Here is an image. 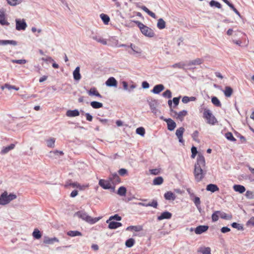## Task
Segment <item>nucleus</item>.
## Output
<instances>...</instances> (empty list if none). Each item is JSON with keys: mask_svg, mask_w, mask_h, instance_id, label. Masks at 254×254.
I'll return each mask as SVG.
<instances>
[{"mask_svg": "<svg viewBox=\"0 0 254 254\" xmlns=\"http://www.w3.org/2000/svg\"><path fill=\"white\" fill-rule=\"evenodd\" d=\"M205 168V161L204 157L201 153H198L196 162L194 165L193 172L195 179L196 182H199L201 181L204 177L206 174Z\"/></svg>", "mask_w": 254, "mask_h": 254, "instance_id": "obj_1", "label": "nucleus"}, {"mask_svg": "<svg viewBox=\"0 0 254 254\" xmlns=\"http://www.w3.org/2000/svg\"><path fill=\"white\" fill-rule=\"evenodd\" d=\"M139 27L141 33L146 37L152 38L155 36V33L153 30L150 28L143 24L140 21H133Z\"/></svg>", "mask_w": 254, "mask_h": 254, "instance_id": "obj_2", "label": "nucleus"}, {"mask_svg": "<svg viewBox=\"0 0 254 254\" xmlns=\"http://www.w3.org/2000/svg\"><path fill=\"white\" fill-rule=\"evenodd\" d=\"M17 196L16 194L10 193L8 194L6 191H4L0 195V205H5L9 203L11 201L16 199Z\"/></svg>", "mask_w": 254, "mask_h": 254, "instance_id": "obj_3", "label": "nucleus"}, {"mask_svg": "<svg viewBox=\"0 0 254 254\" xmlns=\"http://www.w3.org/2000/svg\"><path fill=\"white\" fill-rule=\"evenodd\" d=\"M75 215L79 218L92 224L96 223L100 219V217L93 218L83 211H78L76 213Z\"/></svg>", "mask_w": 254, "mask_h": 254, "instance_id": "obj_4", "label": "nucleus"}, {"mask_svg": "<svg viewBox=\"0 0 254 254\" xmlns=\"http://www.w3.org/2000/svg\"><path fill=\"white\" fill-rule=\"evenodd\" d=\"M203 117L207 120V123L209 124L214 125L217 121L211 112L208 109H204Z\"/></svg>", "mask_w": 254, "mask_h": 254, "instance_id": "obj_5", "label": "nucleus"}, {"mask_svg": "<svg viewBox=\"0 0 254 254\" xmlns=\"http://www.w3.org/2000/svg\"><path fill=\"white\" fill-rule=\"evenodd\" d=\"M99 185L104 189H112L113 191L115 190V187H112L110 180H105L101 179L99 180Z\"/></svg>", "mask_w": 254, "mask_h": 254, "instance_id": "obj_6", "label": "nucleus"}, {"mask_svg": "<svg viewBox=\"0 0 254 254\" xmlns=\"http://www.w3.org/2000/svg\"><path fill=\"white\" fill-rule=\"evenodd\" d=\"M16 29L18 31L24 30L27 27V24L24 19H16Z\"/></svg>", "mask_w": 254, "mask_h": 254, "instance_id": "obj_7", "label": "nucleus"}, {"mask_svg": "<svg viewBox=\"0 0 254 254\" xmlns=\"http://www.w3.org/2000/svg\"><path fill=\"white\" fill-rule=\"evenodd\" d=\"M161 119L163 120L164 121L167 123V128L168 130L172 131L176 128V124L172 119L170 118L165 119L163 117H161Z\"/></svg>", "mask_w": 254, "mask_h": 254, "instance_id": "obj_8", "label": "nucleus"}, {"mask_svg": "<svg viewBox=\"0 0 254 254\" xmlns=\"http://www.w3.org/2000/svg\"><path fill=\"white\" fill-rule=\"evenodd\" d=\"M90 37L92 39L96 41L98 43H100L104 45H106L107 44L106 39H105L103 38L102 37L97 35L96 34L94 33L93 32H92V34Z\"/></svg>", "mask_w": 254, "mask_h": 254, "instance_id": "obj_9", "label": "nucleus"}, {"mask_svg": "<svg viewBox=\"0 0 254 254\" xmlns=\"http://www.w3.org/2000/svg\"><path fill=\"white\" fill-rule=\"evenodd\" d=\"M184 131L185 128L183 127H179L176 131V135L179 139V141L182 143H184V140L183 138V135Z\"/></svg>", "mask_w": 254, "mask_h": 254, "instance_id": "obj_10", "label": "nucleus"}, {"mask_svg": "<svg viewBox=\"0 0 254 254\" xmlns=\"http://www.w3.org/2000/svg\"><path fill=\"white\" fill-rule=\"evenodd\" d=\"M109 180L111 184L114 185L118 184L121 182V180L119 176L117 174H113L110 176Z\"/></svg>", "mask_w": 254, "mask_h": 254, "instance_id": "obj_11", "label": "nucleus"}, {"mask_svg": "<svg viewBox=\"0 0 254 254\" xmlns=\"http://www.w3.org/2000/svg\"><path fill=\"white\" fill-rule=\"evenodd\" d=\"M171 112H172L175 115L177 116V118L182 121L184 119V117L187 116L188 112L186 110H183L179 113H177L175 111H173L172 109H171Z\"/></svg>", "mask_w": 254, "mask_h": 254, "instance_id": "obj_12", "label": "nucleus"}, {"mask_svg": "<svg viewBox=\"0 0 254 254\" xmlns=\"http://www.w3.org/2000/svg\"><path fill=\"white\" fill-rule=\"evenodd\" d=\"M129 47L131 51H128V52L130 55H135L136 54H140L141 53V49L135 45L130 44Z\"/></svg>", "mask_w": 254, "mask_h": 254, "instance_id": "obj_13", "label": "nucleus"}, {"mask_svg": "<svg viewBox=\"0 0 254 254\" xmlns=\"http://www.w3.org/2000/svg\"><path fill=\"white\" fill-rule=\"evenodd\" d=\"M209 227L207 225H199L194 229V232L196 234H201L206 232Z\"/></svg>", "mask_w": 254, "mask_h": 254, "instance_id": "obj_14", "label": "nucleus"}, {"mask_svg": "<svg viewBox=\"0 0 254 254\" xmlns=\"http://www.w3.org/2000/svg\"><path fill=\"white\" fill-rule=\"evenodd\" d=\"M105 83L109 87H117L118 82L114 77H110L107 79Z\"/></svg>", "mask_w": 254, "mask_h": 254, "instance_id": "obj_15", "label": "nucleus"}, {"mask_svg": "<svg viewBox=\"0 0 254 254\" xmlns=\"http://www.w3.org/2000/svg\"><path fill=\"white\" fill-rule=\"evenodd\" d=\"M172 214L168 211H165L162 212L161 215L157 217V220L159 221L163 219H169L172 217Z\"/></svg>", "mask_w": 254, "mask_h": 254, "instance_id": "obj_16", "label": "nucleus"}, {"mask_svg": "<svg viewBox=\"0 0 254 254\" xmlns=\"http://www.w3.org/2000/svg\"><path fill=\"white\" fill-rule=\"evenodd\" d=\"M0 24L1 25H9V23L6 20L4 12L2 10H0Z\"/></svg>", "mask_w": 254, "mask_h": 254, "instance_id": "obj_17", "label": "nucleus"}, {"mask_svg": "<svg viewBox=\"0 0 254 254\" xmlns=\"http://www.w3.org/2000/svg\"><path fill=\"white\" fill-rule=\"evenodd\" d=\"M138 204L139 205H140V206H146V207L151 206V207H153L154 208H156L157 207V206H158V202H157V201L156 200L153 199L152 201V202H149L148 203H142V202H139L138 203Z\"/></svg>", "mask_w": 254, "mask_h": 254, "instance_id": "obj_18", "label": "nucleus"}, {"mask_svg": "<svg viewBox=\"0 0 254 254\" xmlns=\"http://www.w3.org/2000/svg\"><path fill=\"white\" fill-rule=\"evenodd\" d=\"M59 240L56 237L49 238L48 237H45L44 239V243L46 244H53L55 242H59Z\"/></svg>", "mask_w": 254, "mask_h": 254, "instance_id": "obj_19", "label": "nucleus"}, {"mask_svg": "<svg viewBox=\"0 0 254 254\" xmlns=\"http://www.w3.org/2000/svg\"><path fill=\"white\" fill-rule=\"evenodd\" d=\"M164 198L167 200H174L176 198V196L175 193L169 191L164 194Z\"/></svg>", "mask_w": 254, "mask_h": 254, "instance_id": "obj_20", "label": "nucleus"}, {"mask_svg": "<svg viewBox=\"0 0 254 254\" xmlns=\"http://www.w3.org/2000/svg\"><path fill=\"white\" fill-rule=\"evenodd\" d=\"M165 87L163 84H158L155 85L152 90L154 94H159L164 89Z\"/></svg>", "mask_w": 254, "mask_h": 254, "instance_id": "obj_21", "label": "nucleus"}, {"mask_svg": "<svg viewBox=\"0 0 254 254\" xmlns=\"http://www.w3.org/2000/svg\"><path fill=\"white\" fill-rule=\"evenodd\" d=\"M73 78L75 80L78 81L81 79V75L80 74V67L77 66L75 68L73 72Z\"/></svg>", "mask_w": 254, "mask_h": 254, "instance_id": "obj_22", "label": "nucleus"}, {"mask_svg": "<svg viewBox=\"0 0 254 254\" xmlns=\"http://www.w3.org/2000/svg\"><path fill=\"white\" fill-rule=\"evenodd\" d=\"M88 93L90 96L94 95L100 98H102V96L98 92L95 87L91 88V89L88 91Z\"/></svg>", "mask_w": 254, "mask_h": 254, "instance_id": "obj_23", "label": "nucleus"}, {"mask_svg": "<svg viewBox=\"0 0 254 254\" xmlns=\"http://www.w3.org/2000/svg\"><path fill=\"white\" fill-rule=\"evenodd\" d=\"M66 115L69 117H74L79 115V112L78 110L75 109L74 110H68L66 113Z\"/></svg>", "mask_w": 254, "mask_h": 254, "instance_id": "obj_24", "label": "nucleus"}, {"mask_svg": "<svg viewBox=\"0 0 254 254\" xmlns=\"http://www.w3.org/2000/svg\"><path fill=\"white\" fill-rule=\"evenodd\" d=\"M15 147L14 144H11L9 145L3 147L0 151L1 154H5L8 153L9 151L12 150Z\"/></svg>", "mask_w": 254, "mask_h": 254, "instance_id": "obj_25", "label": "nucleus"}, {"mask_svg": "<svg viewBox=\"0 0 254 254\" xmlns=\"http://www.w3.org/2000/svg\"><path fill=\"white\" fill-rule=\"evenodd\" d=\"M233 189L235 191L239 192L241 193L244 192L246 190L245 188L240 185H235L233 186Z\"/></svg>", "mask_w": 254, "mask_h": 254, "instance_id": "obj_26", "label": "nucleus"}, {"mask_svg": "<svg viewBox=\"0 0 254 254\" xmlns=\"http://www.w3.org/2000/svg\"><path fill=\"white\" fill-rule=\"evenodd\" d=\"M108 228L110 229H115L122 226V223L115 221L109 222Z\"/></svg>", "mask_w": 254, "mask_h": 254, "instance_id": "obj_27", "label": "nucleus"}, {"mask_svg": "<svg viewBox=\"0 0 254 254\" xmlns=\"http://www.w3.org/2000/svg\"><path fill=\"white\" fill-rule=\"evenodd\" d=\"M206 189L207 191H210L212 192H214L219 190V188L217 185L212 184L208 185Z\"/></svg>", "mask_w": 254, "mask_h": 254, "instance_id": "obj_28", "label": "nucleus"}, {"mask_svg": "<svg viewBox=\"0 0 254 254\" xmlns=\"http://www.w3.org/2000/svg\"><path fill=\"white\" fill-rule=\"evenodd\" d=\"M233 92V89L230 86H226L225 87V90L223 91L225 96L227 97H231Z\"/></svg>", "mask_w": 254, "mask_h": 254, "instance_id": "obj_29", "label": "nucleus"}, {"mask_svg": "<svg viewBox=\"0 0 254 254\" xmlns=\"http://www.w3.org/2000/svg\"><path fill=\"white\" fill-rule=\"evenodd\" d=\"M157 101L155 100H151L149 103L150 108L152 113L156 114V107L157 105Z\"/></svg>", "mask_w": 254, "mask_h": 254, "instance_id": "obj_30", "label": "nucleus"}, {"mask_svg": "<svg viewBox=\"0 0 254 254\" xmlns=\"http://www.w3.org/2000/svg\"><path fill=\"white\" fill-rule=\"evenodd\" d=\"M203 62V60L202 59L197 58L194 60L189 62L188 65L190 66L192 65H199Z\"/></svg>", "mask_w": 254, "mask_h": 254, "instance_id": "obj_31", "label": "nucleus"}, {"mask_svg": "<svg viewBox=\"0 0 254 254\" xmlns=\"http://www.w3.org/2000/svg\"><path fill=\"white\" fill-rule=\"evenodd\" d=\"M10 44L13 46L17 45V42L14 40H0V45H5Z\"/></svg>", "mask_w": 254, "mask_h": 254, "instance_id": "obj_32", "label": "nucleus"}, {"mask_svg": "<svg viewBox=\"0 0 254 254\" xmlns=\"http://www.w3.org/2000/svg\"><path fill=\"white\" fill-rule=\"evenodd\" d=\"M140 8L152 18L155 19L156 18L155 14L149 10L145 6H142L140 7Z\"/></svg>", "mask_w": 254, "mask_h": 254, "instance_id": "obj_33", "label": "nucleus"}, {"mask_svg": "<svg viewBox=\"0 0 254 254\" xmlns=\"http://www.w3.org/2000/svg\"><path fill=\"white\" fill-rule=\"evenodd\" d=\"M157 26L159 29H163L165 28L166 26L165 21L162 18L159 19L158 20Z\"/></svg>", "mask_w": 254, "mask_h": 254, "instance_id": "obj_34", "label": "nucleus"}, {"mask_svg": "<svg viewBox=\"0 0 254 254\" xmlns=\"http://www.w3.org/2000/svg\"><path fill=\"white\" fill-rule=\"evenodd\" d=\"M219 216L223 219L230 220L232 218V216L231 214H227L224 212L220 211Z\"/></svg>", "mask_w": 254, "mask_h": 254, "instance_id": "obj_35", "label": "nucleus"}, {"mask_svg": "<svg viewBox=\"0 0 254 254\" xmlns=\"http://www.w3.org/2000/svg\"><path fill=\"white\" fill-rule=\"evenodd\" d=\"M67 235L70 237L81 236L82 233L78 231H69L67 232Z\"/></svg>", "mask_w": 254, "mask_h": 254, "instance_id": "obj_36", "label": "nucleus"}, {"mask_svg": "<svg viewBox=\"0 0 254 254\" xmlns=\"http://www.w3.org/2000/svg\"><path fill=\"white\" fill-rule=\"evenodd\" d=\"M100 16L105 24H108L109 23L110 19L108 15L102 13L100 14Z\"/></svg>", "mask_w": 254, "mask_h": 254, "instance_id": "obj_37", "label": "nucleus"}, {"mask_svg": "<svg viewBox=\"0 0 254 254\" xmlns=\"http://www.w3.org/2000/svg\"><path fill=\"white\" fill-rule=\"evenodd\" d=\"M127 230L139 232L142 230V227L141 226H130L127 228Z\"/></svg>", "mask_w": 254, "mask_h": 254, "instance_id": "obj_38", "label": "nucleus"}, {"mask_svg": "<svg viewBox=\"0 0 254 254\" xmlns=\"http://www.w3.org/2000/svg\"><path fill=\"white\" fill-rule=\"evenodd\" d=\"M163 183V179L162 177L155 178L153 181L154 185H160Z\"/></svg>", "mask_w": 254, "mask_h": 254, "instance_id": "obj_39", "label": "nucleus"}, {"mask_svg": "<svg viewBox=\"0 0 254 254\" xmlns=\"http://www.w3.org/2000/svg\"><path fill=\"white\" fill-rule=\"evenodd\" d=\"M4 88H7L8 90L14 89L16 91H18L19 89V87H17L15 86L11 85L7 83L5 84L3 86H1V89L2 90H3Z\"/></svg>", "mask_w": 254, "mask_h": 254, "instance_id": "obj_40", "label": "nucleus"}, {"mask_svg": "<svg viewBox=\"0 0 254 254\" xmlns=\"http://www.w3.org/2000/svg\"><path fill=\"white\" fill-rule=\"evenodd\" d=\"M127 193V189L124 187H121L118 190L117 193L120 196H125Z\"/></svg>", "mask_w": 254, "mask_h": 254, "instance_id": "obj_41", "label": "nucleus"}, {"mask_svg": "<svg viewBox=\"0 0 254 254\" xmlns=\"http://www.w3.org/2000/svg\"><path fill=\"white\" fill-rule=\"evenodd\" d=\"M91 106L94 109H99L103 107V104L97 101H92L90 103Z\"/></svg>", "mask_w": 254, "mask_h": 254, "instance_id": "obj_42", "label": "nucleus"}, {"mask_svg": "<svg viewBox=\"0 0 254 254\" xmlns=\"http://www.w3.org/2000/svg\"><path fill=\"white\" fill-rule=\"evenodd\" d=\"M193 201L195 204L197 208L200 211L201 209L200 208V200L199 197L198 196H194L193 199Z\"/></svg>", "mask_w": 254, "mask_h": 254, "instance_id": "obj_43", "label": "nucleus"}, {"mask_svg": "<svg viewBox=\"0 0 254 254\" xmlns=\"http://www.w3.org/2000/svg\"><path fill=\"white\" fill-rule=\"evenodd\" d=\"M32 235L33 237L36 239H40L42 236L40 231L38 229H34Z\"/></svg>", "mask_w": 254, "mask_h": 254, "instance_id": "obj_44", "label": "nucleus"}, {"mask_svg": "<svg viewBox=\"0 0 254 254\" xmlns=\"http://www.w3.org/2000/svg\"><path fill=\"white\" fill-rule=\"evenodd\" d=\"M186 66V64L184 62H180L173 64L172 67L184 69Z\"/></svg>", "mask_w": 254, "mask_h": 254, "instance_id": "obj_45", "label": "nucleus"}, {"mask_svg": "<svg viewBox=\"0 0 254 254\" xmlns=\"http://www.w3.org/2000/svg\"><path fill=\"white\" fill-rule=\"evenodd\" d=\"M65 186L66 187L71 186L72 188H78L79 190L82 189L81 186L77 182L70 183H67L65 185Z\"/></svg>", "mask_w": 254, "mask_h": 254, "instance_id": "obj_46", "label": "nucleus"}, {"mask_svg": "<svg viewBox=\"0 0 254 254\" xmlns=\"http://www.w3.org/2000/svg\"><path fill=\"white\" fill-rule=\"evenodd\" d=\"M198 252L202 253V254H211V249L209 247L201 248Z\"/></svg>", "mask_w": 254, "mask_h": 254, "instance_id": "obj_47", "label": "nucleus"}, {"mask_svg": "<svg viewBox=\"0 0 254 254\" xmlns=\"http://www.w3.org/2000/svg\"><path fill=\"white\" fill-rule=\"evenodd\" d=\"M231 226L233 228L237 229L238 230L243 231L244 229L243 225L236 222L232 223Z\"/></svg>", "mask_w": 254, "mask_h": 254, "instance_id": "obj_48", "label": "nucleus"}, {"mask_svg": "<svg viewBox=\"0 0 254 254\" xmlns=\"http://www.w3.org/2000/svg\"><path fill=\"white\" fill-rule=\"evenodd\" d=\"M135 243V241L132 238H130L127 240L126 242V246L127 247L131 248Z\"/></svg>", "mask_w": 254, "mask_h": 254, "instance_id": "obj_49", "label": "nucleus"}, {"mask_svg": "<svg viewBox=\"0 0 254 254\" xmlns=\"http://www.w3.org/2000/svg\"><path fill=\"white\" fill-rule=\"evenodd\" d=\"M212 103L216 107H221V104L216 97H213L211 98Z\"/></svg>", "mask_w": 254, "mask_h": 254, "instance_id": "obj_50", "label": "nucleus"}, {"mask_svg": "<svg viewBox=\"0 0 254 254\" xmlns=\"http://www.w3.org/2000/svg\"><path fill=\"white\" fill-rule=\"evenodd\" d=\"M55 138H50L47 141V146L49 147L53 148L55 146Z\"/></svg>", "mask_w": 254, "mask_h": 254, "instance_id": "obj_51", "label": "nucleus"}, {"mask_svg": "<svg viewBox=\"0 0 254 254\" xmlns=\"http://www.w3.org/2000/svg\"><path fill=\"white\" fill-rule=\"evenodd\" d=\"M220 211H215L212 215V220L213 222L217 221L219 219Z\"/></svg>", "mask_w": 254, "mask_h": 254, "instance_id": "obj_52", "label": "nucleus"}, {"mask_svg": "<svg viewBox=\"0 0 254 254\" xmlns=\"http://www.w3.org/2000/svg\"><path fill=\"white\" fill-rule=\"evenodd\" d=\"M136 133L142 136H143L145 133V129L143 127H138L136 129Z\"/></svg>", "mask_w": 254, "mask_h": 254, "instance_id": "obj_53", "label": "nucleus"}, {"mask_svg": "<svg viewBox=\"0 0 254 254\" xmlns=\"http://www.w3.org/2000/svg\"><path fill=\"white\" fill-rule=\"evenodd\" d=\"M209 5L211 6V7H213V6H215L216 7L218 8H221V4L217 2V1H216L214 0H212L210 1L209 2Z\"/></svg>", "mask_w": 254, "mask_h": 254, "instance_id": "obj_54", "label": "nucleus"}, {"mask_svg": "<svg viewBox=\"0 0 254 254\" xmlns=\"http://www.w3.org/2000/svg\"><path fill=\"white\" fill-rule=\"evenodd\" d=\"M112 219H115L117 221H120L122 219V217L120 216L118 214H115L113 216H111L110 218L106 221V223H108Z\"/></svg>", "mask_w": 254, "mask_h": 254, "instance_id": "obj_55", "label": "nucleus"}, {"mask_svg": "<svg viewBox=\"0 0 254 254\" xmlns=\"http://www.w3.org/2000/svg\"><path fill=\"white\" fill-rule=\"evenodd\" d=\"M225 137L227 139L230 141H234L236 140L233 136V134L230 132H227L225 134Z\"/></svg>", "mask_w": 254, "mask_h": 254, "instance_id": "obj_56", "label": "nucleus"}, {"mask_svg": "<svg viewBox=\"0 0 254 254\" xmlns=\"http://www.w3.org/2000/svg\"><path fill=\"white\" fill-rule=\"evenodd\" d=\"M163 96L165 98H171L172 97V93L171 91L169 89H167L163 93Z\"/></svg>", "mask_w": 254, "mask_h": 254, "instance_id": "obj_57", "label": "nucleus"}, {"mask_svg": "<svg viewBox=\"0 0 254 254\" xmlns=\"http://www.w3.org/2000/svg\"><path fill=\"white\" fill-rule=\"evenodd\" d=\"M191 158L194 159L197 153L196 147H195L194 146H192L191 148Z\"/></svg>", "mask_w": 254, "mask_h": 254, "instance_id": "obj_58", "label": "nucleus"}, {"mask_svg": "<svg viewBox=\"0 0 254 254\" xmlns=\"http://www.w3.org/2000/svg\"><path fill=\"white\" fill-rule=\"evenodd\" d=\"M12 63H16L20 64H25L27 61L25 60H11Z\"/></svg>", "mask_w": 254, "mask_h": 254, "instance_id": "obj_59", "label": "nucleus"}, {"mask_svg": "<svg viewBox=\"0 0 254 254\" xmlns=\"http://www.w3.org/2000/svg\"><path fill=\"white\" fill-rule=\"evenodd\" d=\"M8 3L11 5L15 6L20 3L18 0H6Z\"/></svg>", "mask_w": 254, "mask_h": 254, "instance_id": "obj_60", "label": "nucleus"}, {"mask_svg": "<svg viewBox=\"0 0 254 254\" xmlns=\"http://www.w3.org/2000/svg\"><path fill=\"white\" fill-rule=\"evenodd\" d=\"M247 226H254V217H252L246 223Z\"/></svg>", "mask_w": 254, "mask_h": 254, "instance_id": "obj_61", "label": "nucleus"}, {"mask_svg": "<svg viewBox=\"0 0 254 254\" xmlns=\"http://www.w3.org/2000/svg\"><path fill=\"white\" fill-rule=\"evenodd\" d=\"M151 174L154 175H158L160 172V169H153L149 170Z\"/></svg>", "mask_w": 254, "mask_h": 254, "instance_id": "obj_62", "label": "nucleus"}, {"mask_svg": "<svg viewBox=\"0 0 254 254\" xmlns=\"http://www.w3.org/2000/svg\"><path fill=\"white\" fill-rule=\"evenodd\" d=\"M198 136V132L197 130L194 131L193 133L192 134V137L193 138V140L195 141H197V137Z\"/></svg>", "mask_w": 254, "mask_h": 254, "instance_id": "obj_63", "label": "nucleus"}, {"mask_svg": "<svg viewBox=\"0 0 254 254\" xmlns=\"http://www.w3.org/2000/svg\"><path fill=\"white\" fill-rule=\"evenodd\" d=\"M119 173L121 176H124L127 172V170L126 169H121L119 170Z\"/></svg>", "mask_w": 254, "mask_h": 254, "instance_id": "obj_64", "label": "nucleus"}]
</instances>
